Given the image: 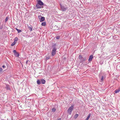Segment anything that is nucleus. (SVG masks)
Returning a JSON list of instances; mask_svg holds the SVG:
<instances>
[{"mask_svg": "<svg viewBox=\"0 0 120 120\" xmlns=\"http://www.w3.org/2000/svg\"><path fill=\"white\" fill-rule=\"evenodd\" d=\"M17 52L16 51V50H13V52L14 53H15V52Z\"/></svg>", "mask_w": 120, "mask_h": 120, "instance_id": "obj_25", "label": "nucleus"}, {"mask_svg": "<svg viewBox=\"0 0 120 120\" xmlns=\"http://www.w3.org/2000/svg\"><path fill=\"white\" fill-rule=\"evenodd\" d=\"M87 57V55H86L85 56H84L81 55H79V59L80 60V63H82L85 61L86 60Z\"/></svg>", "mask_w": 120, "mask_h": 120, "instance_id": "obj_1", "label": "nucleus"}, {"mask_svg": "<svg viewBox=\"0 0 120 120\" xmlns=\"http://www.w3.org/2000/svg\"><path fill=\"white\" fill-rule=\"evenodd\" d=\"M46 24V23L45 22H42L41 23V25L42 26H45Z\"/></svg>", "mask_w": 120, "mask_h": 120, "instance_id": "obj_16", "label": "nucleus"}, {"mask_svg": "<svg viewBox=\"0 0 120 120\" xmlns=\"http://www.w3.org/2000/svg\"><path fill=\"white\" fill-rule=\"evenodd\" d=\"M61 119L60 118L58 119L57 120H61Z\"/></svg>", "mask_w": 120, "mask_h": 120, "instance_id": "obj_31", "label": "nucleus"}, {"mask_svg": "<svg viewBox=\"0 0 120 120\" xmlns=\"http://www.w3.org/2000/svg\"><path fill=\"white\" fill-rule=\"evenodd\" d=\"M28 61L27 60L26 61V64H28Z\"/></svg>", "mask_w": 120, "mask_h": 120, "instance_id": "obj_30", "label": "nucleus"}, {"mask_svg": "<svg viewBox=\"0 0 120 120\" xmlns=\"http://www.w3.org/2000/svg\"><path fill=\"white\" fill-rule=\"evenodd\" d=\"M41 83L43 84H45L46 82L45 80L43 79H41Z\"/></svg>", "mask_w": 120, "mask_h": 120, "instance_id": "obj_7", "label": "nucleus"}, {"mask_svg": "<svg viewBox=\"0 0 120 120\" xmlns=\"http://www.w3.org/2000/svg\"><path fill=\"white\" fill-rule=\"evenodd\" d=\"M104 79V76H101V78L100 79V81L102 82L103 80Z\"/></svg>", "mask_w": 120, "mask_h": 120, "instance_id": "obj_15", "label": "nucleus"}, {"mask_svg": "<svg viewBox=\"0 0 120 120\" xmlns=\"http://www.w3.org/2000/svg\"><path fill=\"white\" fill-rule=\"evenodd\" d=\"M8 20V17H6L5 19V22H7Z\"/></svg>", "mask_w": 120, "mask_h": 120, "instance_id": "obj_20", "label": "nucleus"}, {"mask_svg": "<svg viewBox=\"0 0 120 120\" xmlns=\"http://www.w3.org/2000/svg\"><path fill=\"white\" fill-rule=\"evenodd\" d=\"M38 17L40 20V21L41 22L44 21L45 20V17L41 16H38Z\"/></svg>", "mask_w": 120, "mask_h": 120, "instance_id": "obj_6", "label": "nucleus"}, {"mask_svg": "<svg viewBox=\"0 0 120 120\" xmlns=\"http://www.w3.org/2000/svg\"><path fill=\"white\" fill-rule=\"evenodd\" d=\"M37 83L38 85H40L41 83V81L39 79L37 81Z\"/></svg>", "mask_w": 120, "mask_h": 120, "instance_id": "obj_14", "label": "nucleus"}, {"mask_svg": "<svg viewBox=\"0 0 120 120\" xmlns=\"http://www.w3.org/2000/svg\"><path fill=\"white\" fill-rule=\"evenodd\" d=\"M52 111L53 112H55L56 110V109L54 108H53L52 109Z\"/></svg>", "mask_w": 120, "mask_h": 120, "instance_id": "obj_18", "label": "nucleus"}, {"mask_svg": "<svg viewBox=\"0 0 120 120\" xmlns=\"http://www.w3.org/2000/svg\"><path fill=\"white\" fill-rule=\"evenodd\" d=\"M60 5L61 9V10L63 11H65L67 9V8L65 7L63 5H62L61 4H60Z\"/></svg>", "mask_w": 120, "mask_h": 120, "instance_id": "obj_5", "label": "nucleus"}, {"mask_svg": "<svg viewBox=\"0 0 120 120\" xmlns=\"http://www.w3.org/2000/svg\"><path fill=\"white\" fill-rule=\"evenodd\" d=\"M16 41H15L14 40V42L13 43H14V44H16Z\"/></svg>", "mask_w": 120, "mask_h": 120, "instance_id": "obj_29", "label": "nucleus"}, {"mask_svg": "<svg viewBox=\"0 0 120 120\" xmlns=\"http://www.w3.org/2000/svg\"><path fill=\"white\" fill-rule=\"evenodd\" d=\"M18 40V38L17 37H15V39L14 40L17 41Z\"/></svg>", "mask_w": 120, "mask_h": 120, "instance_id": "obj_22", "label": "nucleus"}, {"mask_svg": "<svg viewBox=\"0 0 120 120\" xmlns=\"http://www.w3.org/2000/svg\"><path fill=\"white\" fill-rule=\"evenodd\" d=\"M2 29V27H0V29Z\"/></svg>", "mask_w": 120, "mask_h": 120, "instance_id": "obj_32", "label": "nucleus"}, {"mask_svg": "<svg viewBox=\"0 0 120 120\" xmlns=\"http://www.w3.org/2000/svg\"><path fill=\"white\" fill-rule=\"evenodd\" d=\"M15 45V44H14L13 42V43H12L11 44V46H13V45Z\"/></svg>", "mask_w": 120, "mask_h": 120, "instance_id": "obj_23", "label": "nucleus"}, {"mask_svg": "<svg viewBox=\"0 0 120 120\" xmlns=\"http://www.w3.org/2000/svg\"><path fill=\"white\" fill-rule=\"evenodd\" d=\"M91 115V114L90 113L88 114V115L85 120H88L90 118Z\"/></svg>", "mask_w": 120, "mask_h": 120, "instance_id": "obj_12", "label": "nucleus"}, {"mask_svg": "<svg viewBox=\"0 0 120 120\" xmlns=\"http://www.w3.org/2000/svg\"><path fill=\"white\" fill-rule=\"evenodd\" d=\"M28 29L30 30V31H31L32 30V26H28Z\"/></svg>", "mask_w": 120, "mask_h": 120, "instance_id": "obj_11", "label": "nucleus"}, {"mask_svg": "<svg viewBox=\"0 0 120 120\" xmlns=\"http://www.w3.org/2000/svg\"><path fill=\"white\" fill-rule=\"evenodd\" d=\"M6 67V66L5 65H3L2 66V67L3 68H4Z\"/></svg>", "mask_w": 120, "mask_h": 120, "instance_id": "obj_26", "label": "nucleus"}, {"mask_svg": "<svg viewBox=\"0 0 120 120\" xmlns=\"http://www.w3.org/2000/svg\"><path fill=\"white\" fill-rule=\"evenodd\" d=\"M16 41H15L14 40V42L13 43H14V44H16Z\"/></svg>", "mask_w": 120, "mask_h": 120, "instance_id": "obj_28", "label": "nucleus"}, {"mask_svg": "<svg viewBox=\"0 0 120 120\" xmlns=\"http://www.w3.org/2000/svg\"><path fill=\"white\" fill-rule=\"evenodd\" d=\"M2 70V69L1 68H0V72H1Z\"/></svg>", "mask_w": 120, "mask_h": 120, "instance_id": "obj_24", "label": "nucleus"}, {"mask_svg": "<svg viewBox=\"0 0 120 120\" xmlns=\"http://www.w3.org/2000/svg\"><path fill=\"white\" fill-rule=\"evenodd\" d=\"M93 58V56L92 55H91L89 57L88 59V61L89 62H90L91 61Z\"/></svg>", "mask_w": 120, "mask_h": 120, "instance_id": "obj_8", "label": "nucleus"}, {"mask_svg": "<svg viewBox=\"0 0 120 120\" xmlns=\"http://www.w3.org/2000/svg\"><path fill=\"white\" fill-rule=\"evenodd\" d=\"M78 114H75L74 116V117L75 119H76L78 116Z\"/></svg>", "mask_w": 120, "mask_h": 120, "instance_id": "obj_17", "label": "nucleus"}, {"mask_svg": "<svg viewBox=\"0 0 120 120\" xmlns=\"http://www.w3.org/2000/svg\"><path fill=\"white\" fill-rule=\"evenodd\" d=\"M16 30L18 31V33L20 32H21V30H19L17 28H16Z\"/></svg>", "mask_w": 120, "mask_h": 120, "instance_id": "obj_19", "label": "nucleus"}, {"mask_svg": "<svg viewBox=\"0 0 120 120\" xmlns=\"http://www.w3.org/2000/svg\"><path fill=\"white\" fill-rule=\"evenodd\" d=\"M74 108V106L71 105L69 107L67 111L69 115H71V112L72 111Z\"/></svg>", "mask_w": 120, "mask_h": 120, "instance_id": "obj_4", "label": "nucleus"}, {"mask_svg": "<svg viewBox=\"0 0 120 120\" xmlns=\"http://www.w3.org/2000/svg\"><path fill=\"white\" fill-rule=\"evenodd\" d=\"M6 88L7 90H11L10 87V85H9L6 84Z\"/></svg>", "mask_w": 120, "mask_h": 120, "instance_id": "obj_9", "label": "nucleus"}, {"mask_svg": "<svg viewBox=\"0 0 120 120\" xmlns=\"http://www.w3.org/2000/svg\"><path fill=\"white\" fill-rule=\"evenodd\" d=\"M120 91V89H116V90L114 92L116 93H119Z\"/></svg>", "mask_w": 120, "mask_h": 120, "instance_id": "obj_10", "label": "nucleus"}, {"mask_svg": "<svg viewBox=\"0 0 120 120\" xmlns=\"http://www.w3.org/2000/svg\"><path fill=\"white\" fill-rule=\"evenodd\" d=\"M60 36H57L56 37V38L57 39H59L60 38Z\"/></svg>", "mask_w": 120, "mask_h": 120, "instance_id": "obj_21", "label": "nucleus"}, {"mask_svg": "<svg viewBox=\"0 0 120 120\" xmlns=\"http://www.w3.org/2000/svg\"><path fill=\"white\" fill-rule=\"evenodd\" d=\"M44 5L43 3L40 0L38 1V3L36 5L37 9L40 8H42V6Z\"/></svg>", "mask_w": 120, "mask_h": 120, "instance_id": "obj_2", "label": "nucleus"}, {"mask_svg": "<svg viewBox=\"0 0 120 120\" xmlns=\"http://www.w3.org/2000/svg\"><path fill=\"white\" fill-rule=\"evenodd\" d=\"M14 55L16 57H18L19 56V54L17 52H15V53L14 54Z\"/></svg>", "mask_w": 120, "mask_h": 120, "instance_id": "obj_13", "label": "nucleus"}, {"mask_svg": "<svg viewBox=\"0 0 120 120\" xmlns=\"http://www.w3.org/2000/svg\"><path fill=\"white\" fill-rule=\"evenodd\" d=\"M56 46V45L55 44L53 45V48L51 53V55L53 56L55 55L56 53V47H55Z\"/></svg>", "mask_w": 120, "mask_h": 120, "instance_id": "obj_3", "label": "nucleus"}, {"mask_svg": "<svg viewBox=\"0 0 120 120\" xmlns=\"http://www.w3.org/2000/svg\"><path fill=\"white\" fill-rule=\"evenodd\" d=\"M49 59V57H47L46 58V59L47 60H48V59Z\"/></svg>", "mask_w": 120, "mask_h": 120, "instance_id": "obj_27", "label": "nucleus"}]
</instances>
